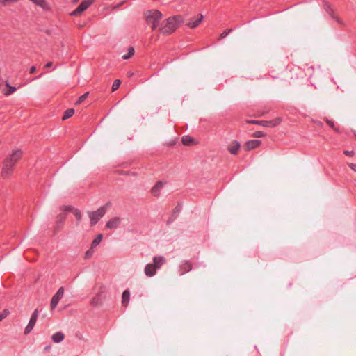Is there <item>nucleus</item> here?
<instances>
[{"label":"nucleus","mask_w":356,"mask_h":356,"mask_svg":"<svg viewBox=\"0 0 356 356\" xmlns=\"http://www.w3.org/2000/svg\"><path fill=\"white\" fill-rule=\"evenodd\" d=\"M163 183L161 181H159L156 183V184L152 188L151 193L154 197H159L161 193V190L163 188Z\"/></svg>","instance_id":"2eb2a0df"},{"label":"nucleus","mask_w":356,"mask_h":356,"mask_svg":"<svg viewBox=\"0 0 356 356\" xmlns=\"http://www.w3.org/2000/svg\"><path fill=\"white\" fill-rule=\"evenodd\" d=\"M231 31H232L231 29H228V30L225 31L224 32H222L220 34V38H224L227 37Z\"/></svg>","instance_id":"e433bc0d"},{"label":"nucleus","mask_w":356,"mask_h":356,"mask_svg":"<svg viewBox=\"0 0 356 356\" xmlns=\"http://www.w3.org/2000/svg\"><path fill=\"white\" fill-rule=\"evenodd\" d=\"M101 300H102V298H101V295L100 294H97L96 296H95L90 301V304L93 306V307H97L99 305L101 304Z\"/></svg>","instance_id":"b1692460"},{"label":"nucleus","mask_w":356,"mask_h":356,"mask_svg":"<svg viewBox=\"0 0 356 356\" xmlns=\"http://www.w3.org/2000/svg\"><path fill=\"white\" fill-rule=\"evenodd\" d=\"M134 54V49L131 47L128 49V53L122 56V58L124 60H127L130 58Z\"/></svg>","instance_id":"cd10ccee"},{"label":"nucleus","mask_w":356,"mask_h":356,"mask_svg":"<svg viewBox=\"0 0 356 356\" xmlns=\"http://www.w3.org/2000/svg\"><path fill=\"white\" fill-rule=\"evenodd\" d=\"M121 84V81L120 79H116L114 81L112 85V91L114 92L118 90Z\"/></svg>","instance_id":"7c9ffc66"},{"label":"nucleus","mask_w":356,"mask_h":356,"mask_svg":"<svg viewBox=\"0 0 356 356\" xmlns=\"http://www.w3.org/2000/svg\"><path fill=\"white\" fill-rule=\"evenodd\" d=\"M6 86L8 88L7 91L4 92L6 96H9L16 91V88L10 86L8 81H6Z\"/></svg>","instance_id":"5701e85b"},{"label":"nucleus","mask_w":356,"mask_h":356,"mask_svg":"<svg viewBox=\"0 0 356 356\" xmlns=\"http://www.w3.org/2000/svg\"><path fill=\"white\" fill-rule=\"evenodd\" d=\"M22 156L23 152L17 149L4 159L1 170V177L3 179L12 175L16 163L22 159Z\"/></svg>","instance_id":"f257e3e1"},{"label":"nucleus","mask_w":356,"mask_h":356,"mask_svg":"<svg viewBox=\"0 0 356 356\" xmlns=\"http://www.w3.org/2000/svg\"><path fill=\"white\" fill-rule=\"evenodd\" d=\"M64 291H65L64 287L60 286L58 289L56 293L53 296V297L51 300V302H50V307H51V309H54L56 307L59 301L60 300V299L63 298V296L64 295Z\"/></svg>","instance_id":"6e6552de"},{"label":"nucleus","mask_w":356,"mask_h":356,"mask_svg":"<svg viewBox=\"0 0 356 356\" xmlns=\"http://www.w3.org/2000/svg\"><path fill=\"white\" fill-rule=\"evenodd\" d=\"M66 218V214L61 213L57 216L56 221L54 227V234L56 235L63 227Z\"/></svg>","instance_id":"1a4fd4ad"},{"label":"nucleus","mask_w":356,"mask_h":356,"mask_svg":"<svg viewBox=\"0 0 356 356\" xmlns=\"http://www.w3.org/2000/svg\"><path fill=\"white\" fill-rule=\"evenodd\" d=\"M193 268V264L189 260L184 261L179 266V274L183 275L191 271Z\"/></svg>","instance_id":"9d476101"},{"label":"nucleus","mask_w":356,"mask_h":356,"mask_svg":"<svg viewBox=\"0 0 356 356\" xmlns=\"http://www.w3.org/2000/svg\"><path fill=\"white\" fill-rule=\"evenodd\" d=\"M10 314L8 309H5L0 313V322L6 318Z\"/></svg>","instance_id":"473e14b6"},{"label":"nucleus","mask_w":356,"mask_h":356,"mask_svg":"<svg viewBox=\"0 0 356 356\" xmlns=\"http://www.w3.org/2000/svg\"><path fill=\"white\" fill-rule=\"evenodd\" d=\"M181 22L182 17L180 15L170 17L161 23L159 32L164 35H170L179 27Z\"/></svg>","instance_id":"f03ea898"},{"label":"nucleus","mask_w":356,"mask_h":356,"mask_svg":"<svg viewBox=\"0 0 356 356\" xmlns=\"http://www.w3.org/2000/svg\"><path fill=\"white\" fill-rule=\"evenodd\" d=\"M177 218V216H175L173 214L171 215V216L168 218L167 220V224L169 225L171 222H172L175 219Z\"/></svg>","instance_id":"58836bf2"},{"label":"nucleus","mask_w":356,"mask_h":356,"mask_svg":"<svg viewBox=\"0 0 356 356\" xmlns=\"http://www.w3.org/2000/svg\"><path fill=\"white\" fill-rule=\"evenodd\" d=\"M31 1H32L33 3H34L35 0H30Z\"/></svg>","instance_id":"49530a36"},{"label":"nucleus","mask_w":356,"mask_h":356,"mask_svg":"<svg viewBox=\"0 0 356 356\" xmlns=\"http://www.w3.org/2000/svg\"><path fill=\"white\" fill-rule=\"evenodd\" d=\"M261 144V141L257 139L248 140L244 145L245 149L246 151H250L258 147Z\"/></svg>","instance_id":"9b49d317"},{"label":"nucleus","mask_w":356,"mask_h":356,"mask_svg":"<svg viewBox=\"0 0 356 356\" xmlns=\"http://www.w3.org/2000/svg\"><path fill=\"white\" fill-rule=\"evenodd\" d=\"M40 76H41V75H40V76H38V77H35V79H38L39 77H40Z\"/></svg>","instance_id":"c03bdc74"},{"label":"nucleus","mask_w":356,"mask_h":356,"mask_svg":"<svg viewBox=\"0 0 356 356\" xmlns=\"http://www.w3.org/2000/svg\"><path fill=\"white\" fill-rule=\"evenodd\" d=\"M181 209H182V204L179 202L177 204V206L175 207V209H173L172 214L177 216L178 213H179L181 212Z\"/></svg>","instance_id":"c85d7f7f"},{"label":"nucleus","mask_w":356,"mask_h":356,"mask_svg":"<svg viewBox=\"0 0 356 356\" xmlns=\"http://www.w3.org/2000/svg\"><path fill=\"white\" fill-rule=\"evenodd\" d=\"M31 1H32L33 3H34L35 0H30Z\"/></svg>","instance_id":"a18cd8bd"},{"label":"nucleus","mask_w":356,"mask_h":356,"mask_svg":"<svg viewBox=\"0 0 356 356\" xmlns=\"http://www.w3.org/2000/svg\"><path fill=\"white\" fill-rule=\"evenodd\" d=\"M241 144L238 140H234L231 145L228 147V151L232 154H236L240 149Z\"/></svg>","instance_id":"a211bd4d"},{"label":"nucleus","mask_w":356,"mask_h":356,"mask_svg":"<svg viewBox=\"0 0 356 356\" xmlns=\"http://www.w3.org/2000/svg\"><path fill=\"white\" fill-rule=\"evenodd\" d=\"M348 165L352 169L353 171L356 172V164L355 163H348Z\"/></svg>","instance_id":"ea45409f"},{"label":"nucleus","mask_w":356,"mask_h":356,"mask_svg":"<svg viewBox=\"0 0 356 356\" xmlns=\"http://www.w3.org/2000/svg\"><path fill=\"white\" fill-rule=\"evenodd\" d=\"M145 16L147 24L151 26L152 30H155L159 27L163 15L159 10L153 9L146 11Z\"/></svg>","instance_id":"7ed1b4c3"},{"label":"nucleus","mask_w":356,"mask_h":356,"mask_svg":"<svg viewBox=\"0 0 356 356\" xmlns=\"http://www.w3.org/2000/svg\"><path fill=\"white\" fill-rule=\"evenodd\" d=\"M62 209L64 211H72L74 213V210L76 209L75 208H74L72 206H69V205H66V206H63L62 207Z\"/></svg>","instance_id":"c9c22d12"},{"label":"nucleus","mask_w":356,"mask_h":356,"mask_svg":"<svg viewBox=\"0 0 356 356\" xmlns=\"http://www.w3.org/2000/svg\"><path fill=\"white\" fill-rule=\"evenodd\" d=\"M93 0H83L78 7L70 13L71 16H79L84 12L92 3Z\"/></svg>","instance_id":"423d86ee"},{"label":"nucleus","mask_w":356,"mask_h":356,"mask_svg":"<svg viewBox=\"0 0 356 356\" xmlns=\"http://www.w3.org/2000/svg\"><path fill=\"white\" fill-rule=\"evenodd\" d=\"M203 18V15L202 14H200L197 18L193 17L190 19V20L187 23V26L191 29L196 28L201 23Z\"/></svg>","instance_id":"f8f14e48"},{"label":"nucleus","mask_w":356,"mask_h":356,"mask_svg":"<svg viewBox=\"0 0 356 356\" xmlns=\"http://www.w3.org/2000/svg\"><path fill=\"white\" fill-rule=\"evenodd\" d=\"M53 65L52 62H48L45 65H44V67L45 68H49L50 67H51Z\"/></svg>","instance_id":"79ce46f5"},{"label":"nucleus","mask_w":356,"mask_h":356,"mask_svg":"<svg viewBox=\"0 0 356 356\" xmlns=\"http://www.w3.org/2000/svg\"><path fill=\"white\" fill-rule=\"evenodd\" d=\"M181 142L184 145H191L193 143L194 139L189 136H184L181 138Z\"/></svg>","instance_id":"393cba45"},{"label":"nucleus","mask_w":356,"mask_h":356,"mask_svg":"<svg viewBox=\"0 0 356 356\" xmlns=\"http://www.w3.org/2000/svg\"><path fill=\"white\" fill-rule=\"evenodd\" d=\"M282 122L281 118H276L271 120H247L246 122L248 124H259L261 125L264 127H275L280 124Z\"/></svg>","instance_id":"39448f33"},{"label":"nucleus","mask_w":356,"mask_h":356,"mask_svg":"<svg viewBox=\"0 0 356 356\" xmlns=\"http://www.w3.org/2000/svg\"><path fill=\"white\" fill-rule=\"evenodd\" d=\"M166 262L163 256H155L153 257V264L156 268L160 269L161 267Z\"/></svg>","instance_id":"f3484780"},{"label":"nucleus","mask_w":356,"mask_h":356,"mask_svg":"<svg viewBox=\"0 0 356 356\" xmlns=\"http://www.w3.org/2000/svg\"><path fill=\"white\" fill-rule=\"evenodd\" d=\"M50 349H51V346H50V345H49V346H45V347H44V350L45 352H47V351H49Z\"/></svg>","instance_id":"37998d69"},{"label":"nucleus","mask_w":356,"mask_h":356,"mask_svg":"<svg viewBox=\"0 0 356 356\" xmlns=\"http://www.w3.org/2000/svg\"><path fill=\"white\" fill-rule=\"evenodd\" d=\"M34 3L44 10H48L49 8V3L46 0H35Z\"/></svg>","instance_id":"412c9836"},{"label":"nucleus","mask_w":356,"mask_h":356,"mask_svg":"<svg viewBox=\"0 0 356 356\" xmlns=\"http://www.w3.org/2000/svg\"><path fill=\"white\" fill-rule=\"evenodd\" d=\"M89 95V92H87L86 93H84L83 95H82L81 96H80L79 97V99H77V101L76 102V104H80L81 103H82Z\"/></svg>","instance_id":"2f4dec72"},{"label":"nucleus","mask_w":356,"mask_h":356,"mask_svg":"<svg viewBox=\"0 0 356 356\" xmlns=\"http://www.w3.org/2000/svg\"><path fill=\"white\" fill-rule=\"evenodd\" d=\"M129 299H130V292H129V289H126L122 293V304L124 306L127 307L129 302Z\"/></svg>","instance_id":"aec40b11"},{"label":"nucleus","mask_w":356,"mask_h":356,"mask_svg":"<svg viewBox=\"0 0 356 356\" xmlns=\"http://www.w3.org/2000/svg\"><path fill=\"white\" fill-rule=\"evenodd\" d=\"M74 113V108H68L67 109L62 117L63 120H65L70 117H72Z\"/></svg>","instance_id":"a878e982"},{"label":"nucleus","mask_w":356,"mask_h":356,"mask_svg":"<svg viewBox=\"0 0 356 356\" xmlns=\"http://www.w3.org/2000/svg\"><path fill=\"white\" fill-rule=\"evenodd\" d=\"M102 238L103 235L102 234L97 235V236L92 241L90 247H92V248H96L101 243Z\"/></svg>","instance_id":"4be33fe9"},{"label":"nucleus","mask_w":356,"mask_h":356,"mask_svg":"<svg viewBox=\"0 0 356 356\" xmlns=\"http://www.w3.org/2000/svg\"><path fill=\"white\" fill-rule=\"evenodd\" d=\"M38 313H39V312H38V309H35L33 311V312L32 313L30 320L28 323V325H26V327L24 329V334H28L33 330V329L36 323L37 319L38 318Z\"/></svg>","instance_id":"0eeeda50"},{"label":"nucleus","mask_w":356,"mask_h":356,"mask_svg":"<svg viewBox=\"0 0 356 356\" xmlns=\"http://www.w3.org/2000/svg\"><path fill=\"white\" fill-rule=\"evenodd\" d=\"M324 8L326 10V12L330 15V17L332 18H333L339 24H343V23L340 20V19L338 17H337L336 15H334V10L332 9L331 6L328 3H327V2L325 3Z\"/></svg>","instance_id":"dca6fc26"},{"label":"nucleus","mask_w":356,"mask_h":356,"mask_svg":"<svg viewBox=\"0 0 356 356\" xmlns=\"http://www.w3.org/2000/svg\"><path fill=\"white\" fill-rule=\"evenodd\" d=\"M94 248H92V247H90L85 253V258L86 259H89L90 258L93 254H94V250H93Z\"/></svg>","instance_id":"72a5a7b5"},{"label":"nucleus","mask_w":356,"mask_h":356,"mask_svg":"<svg viewBox=\"0 0 356 356\" xmlns=\"http://www.w3.org/2000/svg\"><path fill=\"white\" fill-rule=\"evenodd\" d=\"M65 338V334L62 332H57L51 336V339L55 343L61 342Z\"/></svg>","instance_id":"6ab92c4d"},{"label":"nucleus","mask_w":356,"mask_h":356,"mask_svg":"<svg viewBox=\"0 0 356 356\" xmlns=\"http://www.w3.org/2000/svg\"><path fill=\"white\" fill-rule=\"evenodd\" d=\"M111 206V203L108 202L104 206L99 208L97 211H89L88 216L90 220L91 226L95 225L98 221L104 216L107 209Z\"/></svg>","instance_id":"20e7f679"},{"label":"nucleus","mask_w":356,"mask_h":356,"mask_svg":"<svg viewBox=\"0 0 356 356\" xmlns=\"http://www.w3.org/2000/svg\"><path fill=\"white\" fill-rule=\"evenodd\" d=\"M120 222V218L114 217L106 222V227L110 229H116L119 226Z\"/></svg>","instance_id":"4468645a"},{"label":"nucleus","mask_w":356,"mask_h":356,"mask_svg":"<svg viewBox=\"0 0 356 356\" xmlns=\"http://www.w3.org/2000/svg\"><path fill=\"white\" fill-rule=\"evenodd\" d=\"M35 70H36V67L35 66H32L31 68H30V70H29V72L31 74H33L35 72Z\"/></svg>","instance_id":"a19ab883"},{"label":"nucleus","mask_w":356,"mask_h":356,"mask_svg":"<svg viewBox=\"0 0 356 356\" xmlns=\"http://www.w3.org/2000/svg\"><path fill=\"white\" fill-rule=\"evenodd\" d=\"M325 121L329 127H330L332 129H333L337 133H340V130L339 128L336 127L334 125V122L332 120H329L328 118H325Z\"/></svg>","instance_id":"bb28decb"},{"label":"nucleus","mask_w":356,"mask_h":356,"mask_svg":"<svg viewBox=\"0 0 356 356\" xmlns=\"http://www.w3.org/2000/svg\"><path fill=\"white\" fill-rule=\"evenodd\" d=\"M73 1H74V2H76V1H78L79 0H73Z\"/></svg>","instance_id":"de8ad7c7"},{"label":"nucleus","mask_w":356,"mask_h":356,"mask_svg":"<svg viewBox=\"0 0 356 356\" xmlns=\"http://www.w3.org/2000/svg\"><path fill=\"white\" fill-rule=\"evenodd\" d=\"M252 136L254 138H261L265 136V134L263 131H257L252 134Z\"/></svg>","instance_id":"f704fd0d"},{"label":"nucleus","mask_w":356,"mask_h":356,"mask_svg":"<svg viewBox=\"0 0 356 356\" xmlns=\"http://www.w3.org/2000/svg\"><path fill=\"white\" fill-rule=\"evenodd\" d=\"M158 268L155 267L152 263L147 264L144 269V272L146 276L147 277H153L156 275V270Z\"/></svg>","instance_id":"ddd939ff"},{"label":"nucleus","mask_w":356,"mask_h":356,"mask_svg":"<svg viewBox=\"0 0 356 356\" xmlns=\"http://www.w3.org/2000/svg\"><path fill=\"white\" fill-rule=\"evenodd\" d=\"M343 154L348 156H353L355 154V152L353 150H344Z\"/></svg>","instance_id":"4c0bfd02"},{"label":"nucleus","mask_w":356,"mask_h":356,"mask_svg":"<svg viewBox=\"0 0 356 356\" xmlns=\"http://www.w3.org/2000/svg\"><path fill=\"white\" fill-rule=\"evenodd\" d=\"M76 218V224L79 225L81 220V211L78 209H76L74 210V213H73Z\"/></svg>","instance_id":"c756f323"},{"label":"nucleus","mask_w":356,"mask_h":356,"mask_svg":"<svg viewBox=\"0 0 356 356\" xmlns=\"http://www.w3.org/2000/svg\"><path fill=\"white\" fill-rule=\"evenodd\" d=\"M355 136H356V134H355Z\"/></svg>","instance_id":"09e8293b"}]
</instances>
